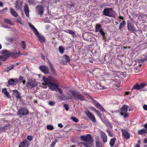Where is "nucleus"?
Masks as SVG:
<instances>
[{
  "label": "nucleus",
  "mask_w": 147,
  "mask_h": 147,
  "mask_svg": "<svg viewBox=\"0 0 147 147\" xmlns=\"http://www.w3.org/2000/svg\"><path fill=\"white\" fill-rule=\"evenodd\" d=\"M42 79L44 82L42 83V84L48 85V87L52 91L56 90L59 86L58 84L53 83L54 82V79L51 77L46 78L45 77H43Z\"/></svg>",
  "instance_id": "f257e3e1"
},
{
  "label": "nucleus",
  "mask_w": 147,
  "mask_h": 147,
  "mask_svg": "<svg viewBox=\"0 0 147 147\" xmlns=\"http://www.w3.org/2000/svg\"><path fill=\"white\" fill-rule=\"evenodd\" d=\"M29 25L30 28L37 37L39 41L42 42H45V40L44 36L41 34H39L37 29L32 24L29 23Z\"/></svg>",
  "instance_id": "f03ea898"
},
{
  "label": "nucleus",
  "mask_w": 147,
  "mask_h": 147,
  "mask_svg": "<svg viewBox=\"0 0 147 147\" xmlns=\"http://www.w3.org/2000/svg\"><path fill=\"white\" fill-rule=\"evenodd\" d=\"M70 92L74 99L76 100H85V98L83 95L81 94L79 92L76 91H71Z\"/></svg>",
  "instance_id": "7ed1b4c3"
},
{
  "label": "nucleus",
  "mask_w": 147,
  "mask_h": 147,
  "mask_svg": "<svg viewBox=\"0 0 147 147\" xmlns=\"http://www.w3.org/2000/svg\"><path fill=\"white\" fill-rule=\"evenodd\" d=\"M82 141L87 142L89 144H92L93 143V140L90 134H87L86 136H82L80 138Z\"/></svg>",
  "instance_id": "20e7f679"
},
{
  "label": "nucleus",
  "mask_w": 147,
  "mask_h": 147,
  "mask_svg": "<svg viewBox=\"0 0 147 147\" xmlns=\"http://www.w3.org/2000/svg\"><path fill=\"white\" fill-rule=\"evenodd\" d=\"M7 52L8 50H3L0 51V53L3 55H0V60L2 61H5L9 57Z\"/></svg>",
  "instance_id": "39448f33"
},
{
  "label": "nucleus",
  "mask_w": 147,
  "mask_h": 147,
  "mask_svg": "<svg viewBox=\"0 0 147 147\" xmlns=\"http://www.w3.org/2000/svg\"><path fill=\"white\" fill-rule=\"evenodd\" d=\"M29 111L28 109L25 107L21 108L18 111V114L21 116L26 115L28 114Z\"/></svg>",
  "instance_id": "423d86ee"
},
{
  "label": "nucleus",
  "mask_w": 147,
  "mask_h": 147,
  "mask_svg": "<svg viewBox=\"0 0 147 147\" xmlns=\"http://www.w3.org/2000/svg\"><path fill=\"white\" fill-rule=\"evenodd\" d=\"M37 86V83L34 80L31 79L29 80L27 82V87L28 88H31Z\"/></svg>",
  "instance_id": "0eeeda50"
},
{
  "label": "nucleus",
  "mask_w": 147,
  "mask_h": 147,
  "mask_svg": "<svg viewBox=\"0 0 147 147\" xmlns=\"http://www.w3.org/2000/svg\"><path fill=\"white\" fill-rule=\"evenodd\" d=\"M36 11L38 15L40 16H42L43 14L44 11V7L41 5H38L35 8Z\"/></svg>",
  "instance_id": "6e6552de"
},
{
  "label": "nucleus",
  "mask_w": 147,
  "mask_h": 147,
  "mask_svg": "<svg viewBox=\"0 0 147 147\" xmlns=\"http://www.w3.org/2000/svg\"><path fill=\"white\" fill-rule=\"evenodd\" d=\"M85 113L92 121L93 122H95L96 121V119L94 115L89 111H86Z\"/></svg>",
  "instance_id": "1a4fd4ad"
},
{
  "label": "nucleus",
  "mask_w": 147,
  "mask_h": 147,
  "mask_svg": "<svg viewBox=\"0 0 147 147\" xmlns=\"http://www.w3.org/2000/svg\"><path fill=\"white\" fill-rule=\"evenodd\" d=\"M122 135L127 140L130 138V134L126 129H122Z\"/></svg>",
  "instance_id": "9d476101"
},
{
  "label": "nucleus",
  "mask_w": 147,
  "mask_h": 147,
  "mask_svg": "<svg viewBox=\"0 0 147 147\" xmlns=\"http://www.w3.org/2000/svg\"><path fill=\"white\" fill-rule=\"evenodd\" d=\"M146 85V84L143 83H141L140 84H136L133 86L132 89H135L137 90H140V89L144 88L145 86Z\"/></svg>",
  "instance_id": "9b49d317"
},
{
  "label": "nucleus",
  "mask_w": 147,
  "mask_h": 147,
  "mask_svg": "<svg viewBox=\"0 0 147 147\" xmlns=\"http://www.w3.org/2000/svg\"><path fill=\"white\" fill-rule=\"evenodd\" d=\"M8 52H7V53L8 55L9 56V57L12 56L13 58H16L19 57L20 55H21L20 52V51L18 53L11 52L9 51H8Z\"/></svg>",
  "instance_id": "f8f14e48"
},
{
  "label": "nucleus",
  "mask_w": 147,
  "mask_h": 147,
  "mask_svg": "<svg viewBox=\"0 0 147 147\" xmlns=\"http://www.w3.org/2000/svg\"><path fill=\"white\" fill-rule=\"evenodd\" d=\"M113 9L112 8H106L104 9L103 11V13L104 15L106 16L110 17H112V16L110 14V11H112Z\"/></svg>",
  "instance_id": "ddd939ff"
},
{
  "label": "nucleus",
  "mask_w": 147,
  "mask_h": 147,
  "mask_svg": "<svg viewBox=\"0 0 147 147\" xmlns=\"http://www.w3.org/2000/svg\"><path fill=\"white\" fill-rule=\"evenodd\" d=\"M128 107V106L126 105H123L120 109V114L121 115H123V113H125L127 112Z\"/></svg>",
  "instance_id": "4468645a"
},
{
  "label": "nucleus",
  "mask_w": 147,
  "mask_h": 147,
  "mask_svg": "<svg viewBox=\"0 0 147 147\" xmlns=\"http://www.w3.org/2000/svg\"><path fill=\"white\" fill-rule=\"evenodd\" d=\"M18 80L17 78L14 79H9L8 81V84L11 85H16L18 83Z\"/></svg>",
  "instance_id": "2eb2a0df"
},
{
  "label": "nucleus",
  "mask_w": 147,
  "mask_h": 147,
  "mask_svg": "<svg viewBox=\"0 0 147 147\" xmlns=\"http://www.w3.org/2000/svg\"><path fill=\"white\" fill-rule=\"evenodd\" d=\"M127 22V28L128 30L130 31H135L136 30L134 28V25L128 21Z\"/></svg>",
  "instance_id": "dca6fc26"
},
{
  "label": "nucleus",
  "mask_w": 147,
  "mask_h": 147,
  "mask_svg": "<svg viewBox=\"0 0 147 147\" xmlns=\"http://www.w3.org/2000/svg\"><path fill=\"white\" fill-rule=\"evenodd\" d=\"M100 134L103 142L104 143L106 142L107 140V135L105 132L102 131L100 132Z\"/></svg>",
  "instance_id": "f3484780"
},
{
  "label": "nucleus",
  "mask_w": 147,
  "mask_h": 147,
  "mask_svg": "<svg viewBox=\"0 0 147 147\" xmlns=\"http://www.w3.org/2000/svg\"><path fill=\"white\" fill-rule=\"evenodd\" d=\"M39 69L45 74H47L49 72L48 67L45 65H40L39 67Z\"/></svg>",
  "instance_id": "a211bd4d"
},
{
  "label": "nucleus",
  "mask_w": 147,
  "mask_h": 147,
  "mask_svg": "<svg viewBox=\"0 0 147 147\" xmlns=\"http://www.w3.org/2000/svg\"><path fill=\"white\" fill-rule=\"evenodd\" d=\"M22 2L21 1H19L18 0L16 1L15 4V7L16 10L20 9L22 7Z\"/></svg>",
  "instance_id": "6ab92c4d"
},
{
  "label": "nucleus",
  "mask_w": 147,
  "mask_h": 147,
  "mask_svg": "<svg viewBox=\"0 0 147 147\" xmlns=\"http://www.w3.org/2000/svg\"><path fill=\"white\" fill-rule=\"evenodd\" d=\"M94 104L96 107H97L100 110L102 111H106L102 107L101 105L97 102L95 101Z\"/></svg>",
  "instance_id": "aec40b11"
},
{
  "label": "nucleus",
  "mask_w": 147,
  "mask_h": 147,
  "mask_svg": "<svg viewBox=\"0 0 147 147\" xmlns=\"http://www.w3.org/2000/svg\"><path fill=\"white\" fill-rule=\"evenodd\" d=\"M24 8L26 15L28 17L29 16V9L28 5L27 4H25Z\"/></svg>",
  "instance_id": "412c9836"
},
{
  "label": "nucleus",
  "mask_w": 147,
  "mask_h": 147,
  "mask_svg": "<svg viewBox=\"0 0 147 147\" xmlns=\"http://www.w3.org/2000/svg\"><path fill=\"white\" fill-rule=\"evenodd\" d=\"M22 147H28L29 145V142L26 140H24L20 143Z\"/></svg>",
  "instance_id": "4be33fe9"
},
{
  "label": "nucleus",
  "mask_w": 147,
  "mask_h": 147,
  "mask_svg": "<svg viewBox=\"0 0 147 147\" xmlns=\"http://www.w3.org/2000/svg\"><path fill=\"white\" fill-rule=\"evenodd\" d=\"M100 35L102 36V39L104 40H105L107 38V36L106 33L102 29L101 30L98 32Z\"/></svg>",
  "instance_id": "5701e85b"
},
{
  "label": "nucleus",
  "mask_w": 147,
  "mask_h": 147,
  "mask_svg": "<svg viewBox=\"0 0 147 147\" xmlns=\"http://www.w3.org/2000/svg\"><path fill=\"white\" fill-rule=\"evenodd\" d=\"M2 92L7 98L10 97L9 93L7 91L6 88H3L2 90Z\"/></svg>",
  "instance_id": "b1692460"
},
{
  "label": "nucleus",
  "mask_w": 147,
  "mask_h": 147,
  "mask_svg": "<svg viewBox=\"0 0 147 147\" xmlns=\"http://www.w3.org/2000/svg\"><path fill=\"white\" fill-rule=\"evenodd\" d=\"M10 12L11 14L15 17H17L18 16L17 13L13 9L11 8H10Z\"/></svg>",
  "instance_id": "393cba45"
},
{
  "label": "nucleus",
  "mask_w": 147,
  "mask_h": 147,
  "mask_svg": "<svg viewBox=\"0 0 147 147\" xmlns=\"http://www.w3.org/2000/svg\"><path fill=\"white\" fill-rule=\"evenodd\" d=\"M65 32L72 35L73 37H74L76 36L75 32L71 30H65Z\"/></svg>",
  "instance_id": "a878e982"
},
{
  "label": "nucleus",
  "mask_w": 147,
  "mask_h": 147,
  "mask_svg": "<svg viewBox=\"0 0 147 147\" xmlns=\"http://www.w3.org/2000/svg\"><path fill=\"white\" fill-rule=\"evenodd\" d=\"M102 29H101V26L100 24L96 25L95 30V32H98Z\"/></svg>",
  "instance_id": "bb28decb"
},
{
  "label": "nucleus",
  "mask_w": 147,
  "mask_h": 147,
  "mask_svg": "<svg viewBox=\"0 0 147 147\" xmlns=\"http://www.w3.org/2000/svg\"><path fill=\"white\" fill-rule=\"evenodd\" d=\"M125 21H123L121 23L119 26V30L122 31V29L125 27Z\"/></svg>",
  "instance_id": "cd10ccee"
},
{
  "label": "nucleus",
  "mask_w": 147,
  "mask_h": 147,
  "mask_svg": "<svg viewBox=\"0 0 147 147\" xmlns=\"http://www.w3.org/2000/svg\"><path fill=\"white\" fill-rule=\"evenodd\" d=\"M147 133V130L145 129H142L138 131V134L140 135H142Z\"/></svg>",
  "instance_id": "c85d7f7f"
},
{
  "label": "nucleus",
  "mask_w": 147,
  "mask_h": 147,
  "mask_svg": "<svg viewBox=\"0 0 147 147\" xmlns=\"http://www.w3.org/2000/svg\"><path fill=\"white\" fill-rule=\"evenodd\" d=\"M63 60L65 62H68L70 61V58L68 56L65 55L63 56Z\"/></svg>",
  "instance_id": "c756f323"
},
{
  "label": "nucleus",
  "mask_w": 147,
  "mask_h": 147,
  "mask_svg": "<svg viewBox=\"0 0 147 147\" xmlns=\"http://www.w3.org/2000/svg\"><path fill=\"white\" fill-rule=\"evenodd\" d=\"M116 140V138H115L111 139L109 143V145L111 147L113 146Z\"/></svg>",
  "instance_id": "7c9ffc66"
},
{
  "label": "nucleus",
  "mask_w": 147,
  "mask_h": 147,
  "mask_svg": "<svg viewBox=\"0 0 147 147\" xmlns=\"http://www.w3.org/2000/svg\"><path fill=\"white\" fill-rule=\"evenodd\" d=\"M14 67V65L13 64H11L8 67H7L5 69V71L6 72H8L13 69Z\"/></svg>",
  "instance_id": "2f4dec72"
},
{
  "label": "nucleus",
  "mask_w": 147,
  "mask_h": 147,
  "mask_svg": "<svg viewBox=\"0 0 147 147\" xmlns=\"http://www.w3.org/2000/svg\"><path fill=\"white\" fill-rule=\"evenodd\" d=\"M9 126L10 125L9 124L6 125L4 127H1V130L3 131H5V130H7L9 127Z\"/></svg>",
  "instance_id": "473e14b6"
},
{
  "label": "nucleus",
  "mask_w": 147,
  "mask_h": 147,
  "mask_svg": "<svg viewBox=\"0 0 147 147\" xmlns=\"http://www.w3.org/2000/svg\"><path fill=\"white\" fill-rule=\"evenodd\" d=\"M59 52L62 54L64 52V49L61 46H59Z\"/></svg>",
  "instance_id": "72a5a7b5"
},
{
  "label": "nucleus",
  "mask_w": 147,
  "mask_h": 147,
  "mask_svg": "<svg viewBox=\"0 0 147 147\" xmlns=\"http://www.w3.org/2000/svg\"><path fill=\"white\" fill-rule=\"evenodd\" d=\"M47 129L50 130H52L54 128L53 126L51 125H48L47 126Z\"/></svg>",
  "instance_id": "f704fd0d"
},
{
  "label": "nucleus",
  "mask_w": 147,
  "mask_h": 147,
  "mask_svg": "<svg viewBox=\"0 0 147 147\" xmlns=\"http://www.w3.org/2000/svg\"><path fill=\"white\" fill-rule=\"evenodd\" d=\"M4 21L6 23L9 24L11 25H13V24L11 22L10 20L8 19L7 18H5L4 19Z\"/></svg>",
  "instance_id": "c9c22d12"
},
{
  "label": "nucleus",
  "mask_w": 147,
  "mask_h": 147,
  "mask_svg": "<svg viewBox=\"0 0 147 147\" xmlns=\"http://www.w3.org/2000/svg\"><path fill=\"white\" fill-rule=\"evenodd\" d=\"M16 21L17 22L21 24H23L21 20V18L20 17H18L16 18Z\"/></svg>",
  "instance_id": "e433bc0d"
},
{
  "label": "nucleus",
  "mask_w": 147,
  "mask_h": 147,
  "mask_svg": "<svg viewBox=\"0 0 147 147\" xmlns=\"http://www.w3.org/2000/svg\"><path fill=\"white\" fill-rule=\"evenodd\" d=\"M107 132L108 134V136L111 137H112L113 136V134L111 132V131L109 129L107 130Z\"/></svg>",
  "instance_id": "4c0bfd02"
},
{
  "label": "nucleus",
  "mask_w": 147,
  "mask_h": 147,
  "mask_svg": "<svg viewBox=\"0 0 147 147\" xmlns=\"http://www.w3.org/2000/svg\"><path fill=\"white\" fill-rule=\"evenodd\" d=\"M71 119L73 121L77 123L78 122V119L76 117H71Z\"/></svg>",
  "instance_id": "58836bf2"
},
{
  "label": "nucleus",
  "mask_w": 147,
  "mask_h": 147,
  "mask_svg": "<svg viewBox=\"0 0 147 147\" xmlns=\"http://www.w3.org/2000/svg\"><path fill=\"white\" fill-rule=\"evenodd\" d=\"M21 45L22 48L24 49L26 48V42L24 41H22L21 42Z\"/></svg>",
  "instance_id": "ea45409f"
},
{
  "label": "nucleus",
  "mask_w": 147,
  "mask_h": 147,
  "mask_svg": "<svg viewBox=\"0 0 147 147\" xmlns=\"http://www.w3.org/2000/svg\"><path fill=\"white\" fill-rule=\"evenodd\" d=\"M55 101H50L49 102V105L51 106H53L55 104Z\"/></svg>",
  "instance_id": "a19ab883"
},
{
  "label": "nucleus",
  "mask_w": 147,
  "mask_h": 147,
  "mask_svg": "<svg viewBox=\"0 0 147 147\" xmlns=\"http://www.w3.org/2000/svg\"><path fill=\"white\" fill-rule=\"evenodd\" d=\"M35 0H28V2L30 5L34 4Z\"/></svg>",
  "instance_id": "79ce46f5"
},
{
  "label": "nucleus",
  "mask_w": 147,
  "mask_h": 147,
  "mask_svg": "<svg viewBox=\"0 0 147 147\" xmlns=\"http://www.w3.org/2000/svg\"><path fill=\"white\" fill-rule=\"evenodd\" d=\"M63 106L64 107L66 111H67L69 109V106L67 104H65L63 105Z\"/></svg>",
  "instance_id": "37998d69"
},
{
  "label": "nucleus",
  "mask_w": 147,
  "mask_h": 147,
  "mask_svg": "<svg viewBox=\"0 0 147 147\" xmlns=\"http://www.w3.org/2000/svg\"><path fill=\"white\" fill-rule=\"evenodd\" d=\"M96 147H101V144L100 142L97 141L96 143Z\"/></svg>",
  "instance_id": "c03bdc74"
},
{
  "label": "nucleus",
  "mask_w": 147,
  "mask_h": 147,
  "mask_svg": "<svg viewBox=\"0 0 147 147\" xmlns=\"http://www.w3.org/2000/svg\"><path fill=\"white\" fill-rule=\"evenodd\" d=\"M97 88L98 89H105L106 88H105V87L104 86H102L100 84H99L98 85V86L97 87Z\"/></svg>",
  "instance_id": "a18cd8bd"
},
{
  "label": "nucleus",
  "mask_w": 147,
  "mask_h": 147,
  "mask_svg": "<svg viewBox=\"0 0 147 147\" xmlns=\"http://www.w3.org/2000/svg\"><path fill=\"white\" fill-rule=\"evenodd\" d=\"M95 112L99 117H101L102 114L99 112L97 110Z\"/></svg>",
  "instance_id": "49530a36"
},
{
  "label": "nucleus",
  "mask_w": 147,
  "mask_h": 147,
  "mask_svg": "<svg viewBox=\"0 0 147 147\" xmlns=\"http://www.w3.org/2000/svg\"><path fill=\"white\" fill-rule=\"evenodd\" d=\"M6 40L7 41L11 42H12L13 41V39L12 38H6Z\"/></svg>",
  "instance_id": "de8ad7c7"
},
{
  "label": "nucleus",
  "mask_w": 147,
  "mask_h": 147,
  "mask_svg": "<svg viewBox=\"0 0 147 147\" xmlns=\"http://www.w3.org/2000/svg\"><path fill=\"white\" fill-rule=\"evenodd\" d=\"M27 138L29 141H31L32 139V136H28Z\"/></svg>",
  "instance_id": "09e8293b"
},
{
  "label": "nucleus",
  "mask_w": 147,
  "mask_h": 147,
  "mask_svg": "<svg viewBox=\"0 0 147 147\" xmlns=\"http://www.w3.org/2000/svg\"><path fill=\"white\" fill-rule=\"evenodd\" d=\"M144 61L143 59H140L138 60V62L139 63H141L144 62Z\"/></svg>",
  "instance_id": "8fccbe9b"
},
{
  "label": "nucleus",
  "mask_w": 147,
  "mask_h": 147,
  "mask_svg": "<svg viewBox=\"0 0 147 147\" xmlns=\"http://www.w3.org/2000/svg\"><path fill=\"white\" fill-rule=\"evenodd\" d=\"M15 96L16 98L19 99L20 98V95L19 94V92L15 94Z\"/></svg>",
  "instance_id": "3c124183"
},
{
  "label": "nucleus",
  "mask_w": 147,
  "mask_h": 147,
  "mask_svg": "<svg viewBox=\"0 0 147 147\" xmlns=\"http://www.w3.org/2000/svg\"><path fill=\"white\" fill-rule=\"evenodd\" d=\"M57 89L58 90L59 92L61 94H62V93L63 91H62V90L61 88H59L58 87L57 88Z\"/></svg>",
  "instance_id": "603ef678"
},
{
  "label": "nucleus",
  "mask_w": 147,
  "mask_h": 147,
  "mask_svg": "<svg viewBox=\"0 0 147 147\" xmlns=\"http://www.w3.org/2000/svg\"><path fill=\"white\" fill-rule=\"evenodd\" d=\"M7 10V7L5 8H4L2 11H0L1 12H2L3 13H4L5 11H6Z\"/></svg>",
  "instance_id": "864d4df0"
},
{
  "label": "nucleus",
  "mask_w": 147,
  "mask_h": 147,
  "mask_svg": "<svg viewBox=\"0 0 147 147\" xmlns=\"http://www.w3.org/2000/svg\"><path fill=\"white\" fill-rule=\"evenodd\" d=\"M143 108L144 110H147V105H144L143 106Z\"/></svg>",
  "instance_id": "5fc2aeb1"
},
{
  "label": "nucleus",
  "mask_w": 147,
  "mask_h": 147,
  "mask_svg": "<svg viewBox=\"0 0 147 147\" xmlns=\"http://www.w3.org/2000/svg\"><path fill=\"white\" fill-rule=\"evenodd\" d=\"M128 114L127 113H123V117L125 118L126 117H127L128 116Z\"/></svg>",
  "instance_id": "6e6d98bb"
},
{
  "label": "nucleus",
  "mask_w": 147,
  "mask_h": 147,
  "mask_svg": "<svg viewBox=\"0 0 147 147\" xmlns=\"http://www.w3.org/2000/svg\"><path fill=\"white\" fill-rule=\"evenodd\" d=\"M107 124H108V125H107V126H109L111 128H112V126L111 125V123H110L108 122L107 123Z\"/></svg>",
  "instance_id": "4d7b16f0"
},
{
  "label": "nucleus",
  "mask_w": 147,
  "mask_h": 147,
  "mask_svg": "<svg viewBox=\"0 0 147 147\" xmlns=\"http://www.w3.org/2000/svg\"><path fill=\"white\" fill-rule=\"evenodd\" d=\"M89 145L90 144H88V143H85V144L84 146V147H91L90 146H89Z\"/></svg>",
  "instance_id": "13d9d810"
},
{
  "label": "nucleus",
  "mask_w": 147,
  "mask_h": 147,
  "mask_svg": "<svg viewBox=\"0 0 147 147\" xmlns=\"http://www.w3.org/2000/svg\"><path fill=\"white\" fill-rule=\"evenodd\" d=\"M90 109L94 111L95 112L97 110L94 107H90Z\"/></svg>",
  "instance_id": "bf43d9fd"
},
{
  "label": "nucleus",
  "mask_w": 147,
  "mask_h": 147,
  "mask_svg": "<svg viewBox=\"0 0 147 147\" xmlns=\"http://www.w3.org/2000/svg\"><path fill=\"white\" fill-rule=\"evenodd\" d=\"M50 68L51 69V71L54 73L55 71V69L53 67H50Z\"/></svg>",
  "instance_id": "052dcab7"
},
{
  "label": "nucleus",
  "mask_w": 147,
  "mask_h": 147,
  "mask_svg": "<svg viewBox=\"0 0 147 147\" xmlns=\"http://www.w3.org/2000/svg\"><path fill=\"white\" fill-rule=\"evenodd\" d=\"M58 126L59 127H60L61 128L63 127V125L61 123L58 124Z\"/></svg>",
  "instance_id": "680f3d73"
},
{
  "label": "nucleus",
  "mask_w": 147,
  "mask_h": 147,
  "mask_svg": "<svg viewBox=\"0 0 147 147\" xmlns=\"http://www.w3.org/2000/svg\"><path fill=\"white\" fill-rule=\"evenodd\" d=\"M85 143L84 142H80L78 143V144L79 145H83L84 146L85 144Z\"/></svg>",
  "instance_id": "e2e57ef3"
},
{
  "label": "nucleus",
  "mask_w": 147,
  "mask_h": 147,
  "mask_svg": "<svg viewBox=\"0 0 147 147\" xmlns=\"http://www.w3.org/2000/svg\"><path fill=\"white\" fill-rule=\"evenodd\" d=\"M55 144L56 142H54L53 144H51V145L50 146H51L52 147H53L55 146Z\"/></svg>",
  "instance_id": "0e129e2a"
},
{
  "label": "nucleus",
  "mask_w": 147,
  "mask_h": 147,
  "mask_svg": "<svg viewBox=\"0 0 147 147\" xmlns=\"http://www.w3.org/2000/svg\"><path fill=\"white\" fill-rule=\"evenodd\" d=\"M13 92H14L16 94L18 93V91L17 90H15L13 91Z\"/></svg>",
  "instance_id": "69168bd1"
},
{
  "label": "nucleus",
  "mask_w": 147,
  "mask_h": 147,
  "mask_svg": "<svg viewBox=\"0 0 147 147\" xmlns=\"http://www.w3.org/2000/svg\"><path fill=\"white\" fill-rule=\"evenodd\" d=\"M41 57L42 59H45V56L42 54H41Z\"/></svg>",
  "instance_id": "338daca9"
},
{
  "label": "nucleus",
  "mask_w": 147,
  "mask_h": 147,
  "mask_svg": "<svg viewBox=\"0 0 147 147\" xmlns=\"http://www.w3.org/2000/svg\"><path fill=\"white\" fill-rule=\"evenodd\" d=\"M145 57L143 59L144 61H145L147 60V55H146L145 56Z\"/></svg>",
  "instance_id": "774afa93"
}]
</instances>
